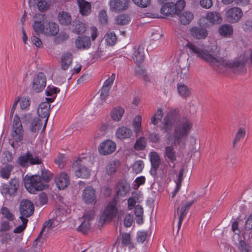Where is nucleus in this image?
<instances>
[{"mask_svg": "<svg viewBox=\"0 0 252 252\" xmlns=\"http://www.w3.org/2000/svg\"><path fill=\"white\" fill-rule=\"evenodd\" d=\"M164 155L165 158L168 159V161L171 162L173 165L169 164V166L174 168L175 162L177 160V154L173 146H166L165 148Z\"/></svg>", "mask_w": 252, "mask_h": 252, "instance_id": "obj_19", "label": "nucleus"}, {"mask_svg": "<svg viewBox=\"0 0 252 252\" xmlns=\"http://www.w3.org/2000/svg\"><path fill=\"white\" fill-rule=\"evenodd\" d=\"M177 15H179L181 11L184 9L186 5V2L184 0H179L175 3Z\"/></svg>", "mask_w": 252, "mask_h": 252, "instance_id": "obj_55", "label": "nucleus"}, {"mask_svg": "<svg viewBox=\"0 0 252 252\" xmlns=\"http://www.w3.org/2000/svg\"><path fill=\"white\" fill-rule=\"evenodd\" d=\"M50 106L51 105L48 102H42L37 109V114L38 116L42 118H46L42 130H44L46 128L50 115L49 111Z\"/></svg>", "mask_w": 252, "mask_h": 252, "instance_id": "obj_16", "label": "nucleus"}, {"mask_svg": "<svg viewBox=\"0 0 252 252\" xmlns=\"http://www.w3.org/2000/svg\"><path fill=\"white\" fill-rule=\"evenodd\" d=\"M132 58L136 63H142L145 59L144 48L140 46L137 49H135Z\"/></svg>", "mask_w": 252, "mask_h": 252, "instance_id": "obj_30", "label": "nucleus"}, {"mask_svg": "<svg viewBox=\"0 0 252 252\" xmlns=\"http://www.w3.org/2000/svg\"><path fill=\"white\" fill-rule=\"evenodd\" d=\"M72 55L70 53H64L61 58V68L65 70L68 69L72 63Z\"/></svg>", "mask_w": 252, "mask_h": 252, "instance_id": "obj_28", "label": "nucleus"}, {"mask_svg": "<svg viewBox=\"0 0 252 252\" xmlns=\"http://www.w3.org/2000/svg\"><path fill=\"white\" fill-rule=\"evenodd\" d=\"M128 0H110V8L115 12L125 10L128 7Z\"/></svg>", "mask_w": 252, "mask_h": 252, "instance_id": "obj_17", "label": "nucleus"}, {"mask_svg": "<svg viewBox=\"0 0 252 252\" xmlns=\"http://www.w3.org/2000/svg\"><path fill=\"white\" fill-rule=\"evenodd\" d=\"M125 112L124 109L121 107L114 108L111 111V116L113 120L119 122L120 121Z\"/></svg>", "mask_w": 252, "mask_h": 252, "instance_id": "obj_35", "label": "nucleus"}, {"mask_svg": "<svg viewBox=\"0 0 252 252\" xmlns=\"http://www.w3.org/2000/svg\"><path fill=\"white\" fill-rule=\"evenodd\" d=\"M243 12L241 8L237 7L230 8L225 12V17L227 20L231 23H235L239 21L242 17Z\"/></svg>", "mask_w": 252, "mask_h": 252, "instance_id": "obj_10", "label": "nucleus"}, {"mask_svg": "<svg viewBox=\"0 0 252 252\" xmlns=\"http://www.w3.org/2000/svg\"><path fill=\"white\" fill-rule=\"evenodd\" d=\"M150 161L152 166L155 168H158L161 163L160 158L156 152L150 153Z\"/></svg>", "mask_w": 252, "mask_h": 252, "instance_id": "obj_39", "label": "nucleus"}, {"mask_svg": "<svg viewBox=\"0 0 252 252\" xmlns=\"http://www.w3.org/2000/svg\"><path fill=\"white\" fill-rule=\"evenodd\" d=\"M55 226L54 220L51 219L46 221L37 238L34 244L37 245V242L42 240L43 242L48 237V233L51 229Z\"/></svg>", "mask_w": 252, "mask_h": 252, "instance_id": "obj_12", "label": "nucleus"}, {"mask_svg": "<svg viewBox=\"0 0 252 252\" xmlns=\"http://www.w3.org/2000/svg\"><path fill=\"white\" fill-rule=\"evenodd\" d=\"M189 66H186L181 68V69L178 72V74L182 79H186L189 76Z\"/></svg>", "mask_w": 252, "mask_h": 252, "instance_id": "obj_60", "label": "nucleus"}, {"mask_svg": "<svg viewBox=\"0 0 252 252\" xmlns=\"http://www.w3.org/2000/svg\"><path fill=\"white\" fill-rule=\"evenodd\" d=\"M189 31L191 35L197 39H204L208 34L207 30L202 27H194Z\"/></svg>", "mask_w": 252, "mask_h": 252, "instance_id": "obj_21", "label": "nucleus"}, {"mask_svg": "<svg viewBox=\"0 0 252 252\" xmlns=\"http://www.w3.org/2000/svg\"><path fill=\"white\" fill-rule=\"evenodd\" d=\"M96 196V190L92 186H87L83 190L82 199L86 204H95L97 201Z\"/></svg>", "mask_w": 252, "mask_h": 252, "instance_id": "obj_8", "label": "nucleus"}, {"mask_svg": "<svg viewBox=\"0 0 252 252\" xmlns=\"http://www.w3.org/2000/svg\"><path fill=\"white\" fill-rule=\"evenodd\" d=\"M20 212L23 217H30L34 212L33 204L28 200L22 201L20 206Z\"/></svg>", "mask_w": 252, "mask_h": 252, "instance_id": "obj_14", "label": "nucleus"}, {"mask_svg": "<svg viewBox=\"0 0 252 252\" xmlns=\"http://www.w3.org/2000/svg\"><path fill=\"white\" fill-rule=\"evenodd\" d=\"M44 15L36 14L34 18L35 19L32 27L34 32L38 35L40 33L43 32V27L41 22L44 19Z\"/></svg>", "mask_w": 252, "mask_h": 252, "instance_id": "obj_27", "label": "nucleus"}, {"mask_svg": "<svg viewBox=\"0 0 252 252\" xmlns=\"http://www.w3.org/2000/svg\"><path fill=\"white\" fill-rule=\"evenodd\" d=\"M17 163L23 167H26L29 165L39 164L41 163V160L37 156L33 157L30 152H27L25 154L19 157Z\"/></svg>", "mask_w": 252, "mask_h": 252, "instance_id": "obj_7", "label": "nucleus"}, {"mask_svg": "<svg viewBox=\"0 0 252 252\" xmlns=\"http://www.w3.org/2000/svg\"><path fill=\"white\" fill-rule=\"evenodd\" d=\"M90 228V223L89 220H85L78 226L77 229L79 231H81L83 233H86Z\"/></svg>", "mask_w": 252, "mask_h": 252, "instance_id": "obj_53", "label": "nucleus"}, {"mask_svg": "<svg viewBox=\"0 0 252 252\" xmlns=\"http://www.w3.org/2000/svg\"><path fill=\"white\" fill-rule=\"evenodd\" d=\"M118 209L117 202L115 199L111 201L104 211V215L107 219H111L116 216Z\"/></svg>", "mask_w": 252, "mask_h": 252, "instance_id": "obj_18", "label": "nucleus"}, {"mask_svg": "<svg viewBox=\"0 0 252 252\" xmlns=\"http://www.w3.org/2000/svg\"><path fill=\"white\" fill-rule=\"evenodd\" d=\"M98 19L102 24H106L107 23V16L105 11L101 10L99 12Z\"/></svg>", "mask_w": 252, "mask_h": 252, "instance_id": "obj_62", "label": "nucleus"}, {"mask_svg": "<svg viewBox=\"0 0 252 252\" xmlns=\"http://www.w3.org/2000/svg\"><path fill=\"white\" fill-rule=\"evenodd\" d=\"M163 115V113L162 109L161 108H158L155 114L151 119L152 124L154 125H157L159 121H160L162 118Z\"/></svg>", "mask_w": 252, "mask_h": 252, "instance_id": "obj_48", "label": "nucleus"}, {"mask_svg": "<svg viewBox=\"0 0 252 252\" xmlns=\"http://www.w3.org/2000/svg\"><path fill=\"white\" fill-rule=\"evenodd\" d=\"M117 168V162L115 161H111L108 164L106 167V172L108 175H111L116 171Z\"/></svg>", "mask_w": 252, "mask_h": 252, "instance_id": "obj_50", "label": "nucleus"}, {"mask_svg": "<svg viewBox=\"0 0 252 252\" xmlns=\"http://www.w3.org/2000/svg\"><path fill=\"white\" fill-rule=\"evenodd\" d=\"M58 20L61 24L67 25L71 23V16L68 12L62 11L58 14Z\"/></svg>", "mask_w": 252, "mask_h": 252, "instance_id": "obj_38", "label": "nucleus"}, {"mask_svg": "<svg viewBox=\"0 0 252 252\" xmlns=\"http://www.w3.org/2000/svg\"><path fill=\"white\" fill-rule=\"evenodd\" d=\"M90 37L87 36H79L75 41V45L78 49H86L91 46Z\"/></svg>", "mask_w": 252, "mask_h": 252, "instance_id": "obj_25", "label": "nucleus"}, {"mask_svg": "<svg viewBox=\"0 0 252 252\" xmlns=\"http://www.w3.org/2000/svg\"><path fill=\"white\" fill-rule=\"evenodd\" d=\"M69 178L67 174L64 172L61 173L55 178V182L59 189H64L69 184Z\"/></svg>", "mask_w": 252, "mask_h": 252, "instance_id": "obj_20", "label": "nucleus"}, {"mask_svg": "<svg viewBox=\"0 0 252 252\" xmlns=\"http://www.w3.org/2000/svg\"><path fill=\"white\" fill-rule=\"evenodd\" d=\"M11 135L16 143L23 140L24 129L23 128L20 118L15 115L13 119Z\"/></svg>", "mask_w": 252, "mask_h": 252, "instance_id": "obj_6", "label": "nucleus"}, {"mask_svg": "<svg viewBox=\"0 0 252 252\" xmlns=\"http://www.w3.org/2000/svg\"><path fill=\"white\" fill-rule=\"evenodd\" d=\"M55 162L59 165L60 168H63L65 165V158L62 155H60L55 159Z\"/></svg>", "mask_w": 252, "mask_h": 252, "instance_id": "obj_61", "label": "nucleus"}, {"mask_svg": "<svg viewBox=\"0 0 252 252\" xmlns=\"http://www.w3.org/2000/svg\"><path fill=\"white\" fill-rule=\"evenodd\" d=\"M246 134V130L245 128L242 127L238 129L232 141L233 148H235L236 145L244 139Z\"/></svg>", "mask_w": 252, "mask_h": 252, "instance_id": "obj_29", "label": "nucleus"}, {"mask_svg": "<svg viewBox=\"0 0 252 252\" xmlns=\"http://www.w3.org/2000/svg\"><path fill=\"white\" fill-rule=\"evenodd\" d=\"M207 21L212 25L220 23L222 19L220 13L216 11H208L205 15Z\"/></svg>", "mask_w": 252, "mask_h": 252, "instance_id": "obj_23", "label": "nucleus"}, {"mask_svg": "<svg viewBox=\"0 0 252 252\" xmlns=\"http://www.w3.org/2000/svg\"><path fill=\"white\" fill-rule=\"evenodd\" d=\"M218 32L223 37H230L233 34V29L231 25L225 24L220 26Z\"/></svg>", "mask_w": 252, "mask_h": 252, "instance_id": "obj_31", "label": "nucleus"}, {"mask_svg": "<svg viewBox=\"0 0 252 252\" xmlns=\"http://www.w3.org/2000/svg\"><path fill=\"white\" fill-rule=\"evenodd\" d=\"M43 32L47 36H54L59 31L58 25L52 22L45 21L42 23Z\"/></svg>", "mask_w": 252, "mask_h": 252, "instance_id": "obj_15", "label": "nucleus"}, {"mask_svg": "<svg viewBox=\"0 0 252 252\" xmlns=\"http://www.w3.org/2000/svg\"><path fill=\"white\" fill-rule=\"evenodd\" d=\"M0 212L2 216L8 220H14L13 215L7 207H2L1 208Z\"/></svg>", "mask_w": 252, "mask_h": 252, "instance_id": "obj_52", "label": "nucleus"}, {"mask_svg": "<svg viewBox=\"0 0 252 252\" xmlns=\"http://www.w3.org/2000/svg\"><path fill=\"white\" fill-rule=\"evenodd\" d=\"M178 93L183 97H187L191 94L190 89L185 84L180 83L177 85Z\"/></svg>", "mask_w": 252, "mask_h": 252, "instance_id": "obj_34", "label": "nucleus"}, {"mask_svg": "<svg viewBox=\"0 0 252 252\" xmlns=\"http://www.w3.org/2000/svg\"><path fill=\"white\" fill-rule=\"evenodd\" d=\"M134 4L141 7H146L150 4L151 0H132Z\"/></svg>", "mask_w": 252, "mask_h": 252, "instance_id": "obj_59", "label": "nucleus"}, {"mask_svg": "<svg viewBox=\"0 0 252 252\" xmlns=\"http://www.w3.org/2000/svg\"><path fill=\"white\" fill-rule=\"evenodd\" d=\"M80 12L83 15H87L91 12V5L90 3L84 0H78Z\"/></svg>", "mask_w": 252, "mask_h": 252, "instance_id": "obj_32", "label": "nucleus"}, {"mask_svg": "<svg viewBox=\"0 0 252 252\" xmlns=\"http://www.w3.org/2000/svg\"><path fill=\"white\" fill-rule=\"evenodd\" d=\"M193 202L194 201L192 200L189 202H187L183 203L181 208L178 207L177 211L175 212V215H178L179 218L177 232L179 231L181 227V225L182 223V221L185 217L186 216L187 213L189 210V208L190 207V206L193 203Z\"/></svg>", "mask_w": 252, "mask_h": 252, "instance_id": "obj_13", "label": "nucleus"}, {"mask_svg": "<svg viewBox=\"0 0 252 252\" xmlns=\"http://www.w3.org/2000/svg\"><path fill=\"white\" fill-rule=\"evenodd\" d=\"M88 159L86 158H79L72 164V169L78 178H87L90 175V171L86 167Z\"/></svg>", "mask_w": 252, "mask_h": 252, "instance_id": "obj_4", "label": "nucleus"}, {"mask_svg": "<svg viewBox=\"0 0 252 252\" xmlns=\"http://www.w3.org/2000/svg\"><path fill=\"white\" fill-rule=\"evenodd\" d=\"M13 169V166L10 164L5 165L0 171L1 176L4 179H8L10 177L11 172Z\"/></svg>", "mask_w": 252, "mask_h": 252, "instance_id": "obj_44", "label": "nucleus"}, {"mask_svg": "<svg viewBox=\"0 0 252 252\" xmlns=\"http://www.w3.org/2000/svg\"><path fill=\"white\" fill-rule=\"evenodd\" d=\"M20 219L22 221V224L21 225H19L16 228L14 229L13 230V232L15 233H19L23 231L27 226V224L28 223V220L23 217V216H21L20 217Z\"/></svg>", "mask_w": 252, "mask_h": 252, "instance_id": "obj_49", "label": "nucleus"}, {"mask_svg": "<svg viewBox=\"0 0 252 252\" xmlns=\"http://www.w3.org/2000/svg\"><path fill=\"white\" fill-rule=\"evenodd\" d=\"M161 13L166 16H173L177 15L175 3L172 2H166L163 4L160 9Z\"/></svg>", "mask_w": 252, "mask_h": 252, "instance_id": "obj_22", "label": "nucleus"}, {"mask_svg": "<svg viewBox=\"0 0 252 252\" xmlns=\"http://www.w3.org/2000/svg\"><path fill=\"white\" fill-rule=\"evenodd\" d=\"M31 101L28 97H23L20 101V107L22 109H27L30 106Z\"/></svg>", "mask_w": 252, "mask_h": 252, "instance_id": "obj_57", "label": "nucleus"}, {"mask_svg": "<svg viewBox=\"0 0 252 252\" xmlns=\"http://www.w3.org/2000/svg\"><path fill=\"white\" fill-rule=\"evenodd\" d=\"M68 38L69 34L67 33L64 32H62L55 38V41L56 43L60 44L68 39Z\"/></svg>", "mask_w": 252, "mask_h": 252, "instance_id": "obj_51", "label": "nucleus"}, {"mask_svg": "<svg viewBox=\"0 0 252 252\" xmlns=\"http://www.w3.org/2000/svg\"><path fill=\"white\" fill-rule=\"evenodd\" d=\"M104 38L107 44L111 46L114 45L117 41V36L113 32H108Z\"/></svg>", "mask_w": 252, "mask_h": 252, "instance_id": "obj_43", "label": "nucleus"}, {"mask_svg": "<svg viewBox=\"0 0 252 252\" xmlns=\"http://www.w3.org/2000/svg\"><path fill=\"white\" fill-rule=\"evenodd\" d=\"M42 123L37 117L33 118L30 123L29 128L32 132H36L41 128Z\"/></svg>", "mask_w": 252, "mask_h": 252, "instance_id": "obj_36", "label": "nucleus"}, {"mask_svg": "<svg viewBox=\"0 0 252 252\" xmlns=\"http://www.w3.org/2000/svg\"><path fill=\"white\" fill-rule=\"evenodd\" d=\"M130 21V18L127 15L121 14L116 18V23L120 25H124L128 24Z\"/></svg>", "mask_w": 252, "mask_h": 252, "instance_id": "obj_46", "label": "nucleus"}, {"mask_svg": "<svg viewBox=\"0 0 252 252\" xmlns=\"http://www.w3.org/2000/svg\"><path fill=\"white\" fill-rule=\"evenodd\" d=\"M24 181L25 188L31 193H35V192L42 190L48 187V185L38 175L31 176L26 175Z\"/></svg>", "mask_w": 252, "mask_h": 252, "instance_id": "obj_3", "label": "nucleus"}, {"mask_svg": "<svg viewBox=\"0 0 252 252\" xmlns=\"http://www.w3.org/2000/svg\"><path fill=\"white\" fill-rule=\"evenodd\" d=\"M146 145V140L145 138L141 137L136 141L134 148L136 150H142L145 148Z\"/></svg>", "mask_w": 252, "mask_h": 252, "instance_id": "obj_47", "label": "nucleus"}, {"mask_svg": "<svg viewBox=\"0 0 252 252\" xmlns=\"http://www.w3.org/2000/svg\"><path fill=\"white\" fill-rule=\"evenodd\" d=\"M110 89L103 86L100 93V98L102 100H105L109 95Z\"/></svg>", "mask_w": 252, "mask_h": 252, "instance_id": "obj_64", "label": "nucleus"}, {"mask_svg": "<svg viewBox=\"0 0 252 252\" xmlns=\"http://www.w3.org/2000/svg\"><path fill=\"white\" fill-rule=\"evenodd\" d=\"M46 85V77L42 72H39L34 77L32 84V90L36 92H40L43 91Z\"/></svg>", "mask_w": 252, "mask_h": 252, "instance_id": "obj_9", "label": "nucleus"}, {"mask_svg": "<svg viewBox=\"0 0 252 252\" xmlns=\"http://www.w3.org/2000/svg\"><path fill=\"white\" fill-rule=\"evenodd\" d=\"M132 134V130L125 126L119 127L116 132V135L117 138L122 140L129 138Z\"/></svg>", "mask_w": 252, "mask_h": 252, "instance_id": "obj_26", "label": "nucleus"}, {"mask_svg": "<svg viewBox=\"0 0 252 252\" xmlns=\"http://www.w3.org/2000/svg\"><path fill=\"white\" fill-rule=\"evenodd\" d=\"M40 177L45 184H47L52 178V174L48 171L43 170L41 172Z\"/></svg>", "mask_w": 252, "mask_h": 252, "instance_id": "obj_56", "label": "nucleus"}, {"mask_svg": "<svg viewBox=\"0 0 252 252\" xmlns=\"http://www.w3.org/2000/svg\"><path fill=\"white\" fill-rule=\"evenodd\" d=\"M193 13L189 11H185L179 16L181 23L184 25L189 24L193 19Z\"/></svg>", "mask_w": 252, "mask_h": 252, "instance_id": "obj_37", "label": "nucleus"}, {"mask_svg": "<svg viewBox=\"0 0 252 252\" xmlns=\"http://www.w3.org/2000/svg\"><path fill=\"white\" fill-rule=\"evenodd\" d=\"M141 116H136L133 120L132 126L134 131L137 134L141 131Z\"/></svg>", "mask_w": 252, "mask_h": 252, "instance_id": "obj_40", "label": "nucleus"}, {"mask_svg": "<svg viewBox=\"0 0 252 252\" xmlns=\"http://www.w3.org/2000/svg\"><path fill=\"white\" fill-rule=\"evenodd\" d=\"M115 78V74H112L104 83V87L111 89L112 85L113 84Z\"/></svg>", "mask_w": 252, "mask_h": 252, "instance_id": "obj_63", "label": "nucleus"}, {"mask_svg": "<svg viewBox=\"0 0 252 252\" xmlns=\"http://www.w3.org/2000/svg\"><path fill=\"white\" fill-rule=\"evenodd\" d=\"M129 186L124 183H120L118 186L117 194L120 196H124L129 191Z\"/></svg>", "mask_w": 252, "mask_h": 252, "instance_id": "obj_42", "label": "nucleus"}, {"mask_svg": "<svg viewBox=\"0 0 252 252\" xmlns=\"http://www.w3.org/2000/svg\"><path fill=\"white\" fill-rule=\"evenodd\" d=\"M192 126V123L187 117L180 119L174 129L175 142L179 144L183 139L187 137Z\"/></svg>", "mask_w": 252, "mask_h": 252, "instance_id": "obj_2", "label": "nucleus"}, {"mask_svg": "<svg viewBox=\"0 0 252 252\" xmlns=\"http://www.w3.org/2000/svg\"><path fill=\"white\" fill-rule=\"evenodd\" d=\"M60 92V89L58 88L52 87H48L46 91V94L47 96H56L57 94Z\"/></svg>", "mask_w": 252, "mask_h": 252, "instance_id": "obj_58", "label": "nucleus"}, {"mask_svg": "<svg viewBox=\"0 0 252 252\" xmlns=\"http://www.w3.org/2000/svg\"><path fill=\"white\" fill-rule=\"evenodd\" d=\"M180 117L179 111L174 109L169 111L164 117L163 121L160 125L161 130L164 133L170 131L173 123H175Z\"/></svg>", "mask_w": 252, "mask_h": 252, "instance_id": "obj_5", "label": "nucleus"}, {"mask_svg": "<svg viewBox=\"0 0 252 252\" xmlns=\"http://www.w3.org/2000/svg\"><path fill=\"white\" fill-rule=\"evenodd\" d=\"M73 32L78 34L83 33L85 31L84 24L78 20H76L73 22Z\"/></svg>", "mask_w": 252, "mask_h": 252, "instance_id": "obj_41", "label": "nucleus"}, {"mask_svg": "<svg viewBox=\"0 0 252 252\" xmlns=\"http://www.w3.org/2000/svg\"><path fill=\"white\" fill-rule=\"evenodd\" d=\"M186 47L191 53L209 63L216 70L219 68H230L235 73H243L246 71V64L252 63V50H247L234 60L229 61L220 57V49L217 46L207 50L194 43L188 42Z\"/></svg>", "mask_w": 252, "mask_h": 252, "instance_id": "obj_1", "label": "nucleus"}, {"mask_svg": "<svg viewBox=\"0 0 252 252\" xmlns=\"http://www.w3.org/2000/svg\"><path fill=\"white\" fill-rule=\"evenodd\" d=\"M19 187L18 181L16 179H11L9 185L7 187L3 189V192L9 195H14Z\"/></svg>", "mask_w": 252, "mask_h": 252, "instance_id": "obj_24", "label": "nucleus"}, {"mask_svg": "<svg viewBox=\"0 0 252 252\" xmlns=\"http://www.w3.org/2000/svg\"><path fill=\"white\" fill-rule=\"evenodd\" d=\"M135 75L146 82L150 81L149 77L145 68L142 65H137L135 68Z\"/></svg>", "mask_w": 252, "mask_h": 252, "instance_id": "obj_33", "label": "nucleus"}, {"mask_svg": "<svg viewBox=\"0 0 252 252\" xmlns=\"http://www.w3.org/2000/svg\"><path fill=\"white\" fill-rule=\"evenodd\" d=\"M144 167V164L142 161L138 160L135 161L132 166V169L135 173L141 172Z\"/></svg>", "mask_w": 252, "mask_h": 252, "instance_id": "obj_54", "label": "nucleus"}, {"mask_svg": "<svg viewBox=\"0 0 252 252\" xmlns=\"http://www.w3.org/2000/svg\"><path fill=\"white\" fill-rule=\"evenodd\" d=\"M116 148V143L111 140H107L101 142L98 146L99 153L104 156L110 155L114 152Z\"/></svg>", "mask_w": 252, "mask_h": 252, "instance_id": "obj_11", "label": "nucleus"}, {"mask_svg": "<svg viewBox=\"0 0 252 252\" xmlns=\"http://www.w3.org/2000/svg\"><path fill=\"white\" fill-rule=\"evenodd\" d=\"M36 3L39 10L44 11L47 10L50 6V3L46 0H34Z\"/></svg>", "mask_w": 252, "mask_h": 252, "instance_id": "obj_45", "label": "nucleus"}]
</instances>
